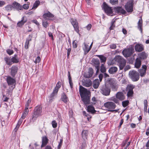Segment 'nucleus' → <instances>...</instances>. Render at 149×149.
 Wrapping results in <instances>:
<instances>
[{"label":"nucleus","mask_w":149,"mask_h":149,"mask_svg":"<svg viewBox=\"0 0 149 149\" xmlns=\"http://www.w3.org/2000/svg\"><path fill=\"white\" fill-rule=\"evenodd\" d=\"M138 24V29L142 33V20L141 18L139 19Z\"/></svg>","instance_id":"30"},{"label":"nucleus","mask_w":149,"mask_h":149,"mask_svg":"<svg viewBox=\"0 0 149 149\" xmlns=\"http://www.w3.org/2000/svg\"><path fill=\"white\" fill-rule=\"evenodd\" d=\"M6 81L9 87V93L12 92V91L15 87L16 85L15 80L9 76L6 79Z\"/></svg>","instance_id":"1"},{"label":"nucleus","mask_w":149,"mask_h":149,"mask_svg":"<svg viewBox=\"0 0 149 149\" xmlns=\"http://www.w3.org/2000/svg\"><path fill=\"white\" fill-rule=\"evenodd\" d=\"M91 94H80L82 100L85 104H89L90 102Z\"/></svg>","instance_id":"6"},{"label":"nucleus","mask_w":149,"mask_h":149,"mask_svg":"<svg viewBox=\"0 0 149 149\" xmlns=\"http://www.w3.org/2000/svg\"><path fill=\"white\" fill-rule=\"evenodd\" d=\"M17 68L16 66H13L11 68V74L13 77H14L17 72Z\"/></svg>","instance_id":"20"},{"label":"nucleus","mask_w":149,"mask_h":149,"mask_svg":"<svg viewBox=\"0 0 149 149\" xmlns=\"http://www.w3.org/2000/svg\"><path fill=\"white\" fill-rule=\"evenodd\" d=\"M130 68V65H127L126 66V67L124 68V70L125 71H126Z\"/></svg>","instance_id":"63"},{"label":"nucleus","mask_w":149,"mask_h":149,"mask_svg":"<svg viewBox=\"0 0 149 149\" xmlns=\"http://www.w3.org/2000/svg\"><path fill=\"white\" fill-rule=\"evenodd\" d=\"M12 63H17L19 62V59L17 57V55H15L14 57H12L11 59Z\"/></svg>","instance_id":"33"},{"label":"nucleus","mask_w":149,"mask_h":149,"mask_svg":"<svg viewBox=\"0 0 149 149\" xmlns=\"http://www.w3.org/2000/svg\"><path fill=\"white\" fill-rule=\"evenodd\" d=\"M133 2L131 1H128L125 5V8L128 12H131L133 10Z\"/></svg>","instance_id":"10"},{"label":"nucleus","mask_w":149,"mask_h":149,"mask_svg":"<svg viewBox=\"0 0 149 149\" xmlns=\"http://www.w3.org/2000/svg\"><path fill=\"white\" fill-rule=\"evenodd\" d=\"M31 101V100L30 99H29L27 102L26 105L25 110H28L29 106V104L30 103Z\"/></svg>","instance_id":"43"},{"label":"nucleus","mask_w":149,"mask_h":149,"mask_svg":"<svg viewBox=\"0 0 149 149\" xmlns=\"http://www.w3.org/2000/svg\"><path fill=\"white\" fill-rule=\"evenodd\" d=\"M116 97L120 100H122L125 99V96L123 94H116Z\"/></svg>","instance_id":"31"},{"label":"nucleus","mask_w":149,"mask_h":149,"mask_svg":"<svg viewBox=\"0 0 149 149\" xmlns=\"http://www.w3.org/2000/svg\"><path fill=\"white\" fill-rule=\"evenodd\" d=\"M48 139L46 136L43 137L42 138V144L41 145V147H43L47 143Z\"/></svg>","instance_id":"28"},{"label":"nucleus","mask_w":149,"mask_h":149,"mask_svg":"<svg viewBox=\"0 0 149 149\" xmlns=\"http://www.w3.org/2000/svg\"><path fill=\"white\" fill-rule=\"evenodd\" d=\"M41 109V108L40 106H37L35 108L34 111V114L32 117L33 119L34 120L36 119L41 114L42 112Z\"/></svg>","instance_id":"8"},{"label":"nucleus","mask_w":149,"mask_h":149,"mask_svg":"<svg viewBox=\"0 0 149 149\" xmlns=\"http://www.w3.org/2000/svg\"><path fill=\"white\" fill-rule=\"evenodd\" d=\"M129 76L132 80L134 81H137L139 78V73L136 71H130L129 72Z\"/></svg>","instance_id":"3"},{"label":"nucleus","mask_w":149,"mask_h":149,"mask_svg":"<svg viewBox=\"0 0 149 149\" xmlns=\"http://www.w3.org/2000/svg\"><path fill=\"white\" fill-rule=\"evenodd\" d=\"M4 60L7 65H12V63L11 60H10L9 57H5L4 58Z\"/></svg>","instance_id":"38"},{"label":"nucleus","mask_w":149,"mask_h":149,"mask_svg":"<svg viewBox=\"0 0 149 149\" xmlns=\"http://www.w3.org/2000/svg\"><path fill=\"white\" fill-rule=\"evenodd\" d=\"M103 75L102 74H100L99 76L100 81H101L103 78Z\"/></svg>","instance_id":"62"},{"label":"nucleus","mask_w":149,"mask_h":149,"mask_svg":"<svg viewBox=\"0 0 149 149\" xmlns=\"http://www.w3.org/2000/svg\"><path fill=\"white\" fill-rule=\"evenodd\" d=\"M69 83L70 84V86L71 88H72L73 87V83L72 82V81L71 80V79H69Z\"/></svg>","instance_id":"60"},{"label":"nucleus","mask_w":149,"mask_h":149,"mask_svg":"<svg viewBox=\"0 0 149 149\" xmlns=\"http://www.w3.org/2000/svg\"><path fill=\"white\" fill-rule=\"evenodd\" d=\"M114 11L118 13L125 14L126 13L125 11L121 7H117L114 8Z\"/></svg>","instance_id":"13"},{"label":"nucleus","mask_w":149,"mask_h":149,"mask_svg":"<svg viewBox=\"0 0 149 149\" xmlns=\"http://www.w3.org/2000/svg\"><path fill=\"white\" fill-rule=\"evenodd\" d=\"M113 60L118 63L120 70H122L126 65L125 60L120 56H116Z\"/></svg>","instance_id":"2"},{"label":"nucleus","mask_w":149,"mask_h":149,"mask_svg":"<svg viewBox=\"0 0 149 149\" xmlns=\"http://www.w3.org/2000/svg\"><path fill=\"white\" fill-rule=\"evenodd\" d=\"M70 21L75 31L77 33H79V26L78 23L76 20L73 19H71Z\"/></svg>","instance_id":"11"},{"label":"nucleus","mask_w":149,"mask_h":149,"mask_svg":"<svg viewBox=\"0 0 149 149\" xmlns=\"http://www.w3.org/2000/svg\"><path fill=\"white\" fill-rule=\"evenodd\" d=\"M6 4V2L2 0H0V7H2Z\"/></svg>","instance_id":"50"},{"label":"nucleus","mask_w":149,"mask_h":149,"mask_svg":"<svg viewBox=\"0 0 149 149\" xmlns=\"http://www.w3.org/2000/svg\"><path fill=\"white\" fill-rule=\"evenodd\" d=\"M23 121V120L22 119H20L19 120L15 128V131H16L18 130V128H19L20 125L21 124L22 122Z\"/></svg>","instance_id":"39"},{"label":"nucleus","mask_w":149,"mask_h":149,"mask_svg":"<svg viewBox=\"0 0 149 149\" xmlns=\"http://www.w3.org/2000/svg\"><path fill=\"white\" fill-rule=\"evenodd\" d=\"M129 103V101L128 100H126L122 102V105L124 107H125L127 106Z\"/></svg>","instance_id":"45"},{"label":"nucleus","mask_w":149,"mask_h":149,"mask_svg":"<svg viewBox=\"0 0 149 149\" xmlns=\"http://www.w3.org/2000/svg\"><path fill=\"white\" fill-rule=\"evenodd\" d=\"M28 112V110H25L24 111V112L23 114L22 115L21 119H22V120L24 119L26 116L27 115Z\"/></svg>","instance_id":"40"},{"label":"nucleus","mask_w":149,"mask_h":149,"mask_svg":"<svg viewBox=\"0 0 149 149\" xmlns=\"http://www.w3.org/2000/svg\"><path fill=\"white\" fill-rule=\"evenodd\" d=\"M54 96V94H51L50 96L48 97L49 99H48V100H49V102H51L52 100L53 99Z\"/></svg>","instance_id":"48"},{"label":"nucleus","mask_w":149,"mask_h":149,"mask_svg":"<svg viewBox=\"0 0 149 149\" xmlns=\"http://www.w3.org/2000/svg\"><path fill=\"white\" fill-rule=\"evenodd\" d=\"M79 90L80 93H88L87 90L81 86H80Z\"/></svg>","instance_id":"32"},{"label":"nucleus","mask_w":149,"mask_h":149,"mask_svg":"<svg viewBox=\"0 0 149 149\" xmlns=\"http://www.w3.org/2000/svg\"><path fill=\"white\" fill-rule=\"evenodd\" d=\"M135 50L136 51L140 52L143 49V47L141 45L137 44L135 47Z\"/></svg>","instance_id":"24"},{"label":"nucleus","mask_w":149,"mask_h":149,"mask_svg":"<svg viewBox=\"0 0 149 149\" xmlns=\"http://www.w3.org/2000/svg\"><path fill=\"white\" fill-rule=\"evenodd\" d=\"M100 71L102 72H104L106 71V69L104 64H102Z\"/></svg>","instance_id":"42"},{"label":"nucleus","mask_w":149,"mask_h":149,"mask_svg":"<svg viewBox=\"0 0 149 149\" xmlns=\"http://www.w3.org/2000/svg\"><path fill=\"white\" fill-rule=\"evenodd\" d=\"M134 52L133 48L130 47L124 49L122 52V53L125 57H127L131 56Z\"/></svg>","instance_id":"7"},{"label":"nucleus","mask_w":149,"mask_h":149,"mask_svg":"<svg viewBox=\"0 0 149 149\" xmlns=\"http://www.w3.org/2000/svg\"><path fill=\"white\" fill-rule=\"evenodd\" d=\"M12 5H8L5 7L6 10H12Z\"/></svg>","instance_id":"46"},{"label":"nucleus","mask_w":149,"mask_h":149,"mask_svg":"<svg viewBox=\"0 0 149 149\" xmlns=\"http://www.w3.org/2000/svg\"><path fill=\"white\" fill-rule=\"evenodd\" d=\"M52 124L54 128H56L57 127V123L55 120L53 121L52 122Z\"/></svg>","instance_id":"56"},{"label":"nucleus","mask_w":149,"mask_h":149,"mask_svg":"<svg viewBox=\"0 0 149 149\" xmlns=\"http://www.w3.org/2000/svg\"><path fill=\"white\" fill-rule=\"evenodd\" d=\"M33 11H30L27 13H26L25 14L26 15H31L33 14Z\"/></svg>","instance_id":"64"},{"label":"nucleus","mask_w":149,"mask_h":149,"mask_svg":"<svg viewBox=\"0 0 149 149\" xmlns=\"http://www.w3.org/2000/svg\"><path fill=\"white\" fill-rule=\"evenodd\" d=\"M22 7L23 8V9L24 8L26 10L27 9L29 8V5L28 4H24Z\"/></svg>","instance_id":"57"},{"label":"nucleus","mask_w":149,"mask_h":149,"mask_svg":"<svg viewBox=\"0 0 149 149\" xmlns=\"http://www.w3.org/2000/svg\"><path fill=\"white\" fill-rule=\"evenodd\" d=\"M40 61V56H38L36 59L35 61H34V63L36 64L37 63H39Z\"/></svg>","instance_id":"52"},{"label":"nucleus","mask_w":149,"mask_h":149,"mask_svg":"<svg viewBox=\"0 0 149 149\" xmlns=\"http://www.w3.org/2000/svg\"><path fill=\"white\" fill-rule=\"evenodd\" d=\"M13 8L16 9L17 10H22L23 8L22 6L17 2H14L12 4Z\"/></svg>","instance_id":"15"},{"label":"nucleus","mask_w":149,"mask_h":149,"mask_svg":"<svg viewBox=\"0 0 149 149\" xmlns=\"http://www.w3.org/2000/svg\"><path fill=\"white\" fill-rule=\"evenodd\" d=\"M8 99L9 98L8 97L6 96L3 95L2 99L4 101H7Z\"/></svg>","instance_id":"58"},{"label":"nucleus","mask_w":149,"mask_h":149,"mask_svg":"<svg viewBox=\"0 0 149 149\" xmlns=\"http://www.w3.org/2000/svg\"><path fill=\"white\" fill-rule=\"evenodd\" d=\"M141 64V61L139 58H137L134 63V67L137 68H139Z\"/></svg>","instance_id":"16"},{"label":"nucleus","mask_w":149,"mask_h":149,"mask_svg":"<svg viewBox=\"0 0 149 149\" xmlns=\"http://www.w3.org/2000/svg\"><path fill=\"white\" fill-rule=\"evenodd\" d=\"M29 43V40H27L25 42L24 47L25 49H28V45Z\"/></svg>","instance_id":"51"},{"label":"nucleus","mask_w":149,"mask_h":149,"mask_svg":"<svg viewBox=\"0 0 149 149\" xmlns=\"http://www.w3.org/2000/svg\"><path fill=\"white\" fill-rule=\"evenodd\" d=\"M110 2L112 5H115L118 3V0H110Z\"/></svg>","instance_id":"47"},{"label":"nucleus","mask_w":149,"mask_h":149,"mask_svg":"<svg viewBox=\"0 0 149 149\" xmlns=\"http://www.w3.org/2000/svg\"><path fill=\"white\" fill-rule=\"evenodd\" d=\"M104 92L105 93H110V89L108 87H106L104 88Z\"/></svg>","instance_id":"44"},{"label":"nucleus","mask_w":149,"mask_h":149,"mask_svg":"<svg viewBox=\"0 0 149 149\" xmlns=\"http://www.w3.org/2000/svg\"><path fill=\"white\" fill-rule=\"evenodd\" d=\"M87 110L88 112H91V113H95L96 111L95 110L94 108L92 105H89L87 107Z\"/></svg>","instance_id":"27"},{"label":"nucleus","mask_w":149,"mask_h":149,"mask_svg":"<svg viewBox=\"0 0 149 149\" xmlns=\"http://www.w3.org/2000/svg\"><path fill=\"white\" fill-rule=\"evenodd\" d=\"M146 58V56L145 53L142 52L139 55V57L137 58H139L141 60L142 59H144Z\"/></svg>","instance_id":"34"},{"label":"nucleus","mask_w":149,"mask_h":149,"mask_svg":"<svg viewBox=\"0 0 149 149\" xmlns=\"http://www.w3.org/2000/svg\"><path fill=\"white\" fill-rule=\"evenodd\" d=\"M48 34L49 37H51L52 38V40H54V39L53 35H52V33L51 32H49L48 33Z\"/></svg>","instance_id":"61"},{"label":"nucleus","mask_w":149,"mask_h":149,"mask_svg":"<svg viewBox=\"0 0 149 149\" xmlns=\"http://www.w3.org/2000/svg\"><path fill=\"white\" fill-rule=\"evenodd\" d=\"M89 70L90 72L91 73H90V75H89V76H88V77H90L92 76L93 74V69L91 68H89Z\"/></svg>","instance_id":"59"},{"label":"nucleus","mask_w":149,"mask_h":149,"mask_svg":"<svg viewBox=\"0 0 149 149\" xmlns=\"http://www.w3.org/2000/svg\"><path fill=\"white\" fill-rule=\"evenodd\" d=\"M6 52L9 55L12 54L13 53V50L10 49H8L6 50Z\"/></svg>","instance_id":"49"},{"label":"nucleus","mask_w":149,"mask_h":149,"mask_svg":"<svg viewBox=\"0 0 149 149\" xmlns=\"http://www.w3.org/2000/svg\"><path fill=\"white\" fill-rule=\"evenodd\" d=\"M104 106L109 111H114V109L116 107V105L114 103L111 102H108L105 103L104 104Z\"/></svg>","instance_id":"4"},{"label":"nucleus","mask_w":149,"mask_h":149,"mask_svg":"<svg viewBox=\"0 0 149 149\" xmlns=\"http://www.w3.org/2000/svg\"><path fill=\"white\" fill-rule=\"evenodd\" d=\"M62 100L65 103H67L68 101V98L64 94H63L61 98Z\"/></svg>","instance_id":"37"},{"label":"nucleus","mask_w":149,"mask_h":149,"mask_svg":"<svg viewBox=\"0 0 149 149\" xmlns=\"http://www.w3.org/2000/svg\"><path fill=\"white\" fill-rule=\"evenodd\" d=\"M100 84V82L98 79H95L93 82V87L95 88H97L98 87Z\"/></svg>","instance_id":"26"},{"label":"nucleus","mask_w":149,"mask_h":149,"mask_svg":"<svg viewBox=\"0 0 149 149\" xmlns=\"http://www.w3.org/2000/svg\"><path fill=\"white\" fill-rule=\"evenodd\" d=\"M88 131L84 130L82 132V135L84 139H87V137L88 135Z\"/></svg>","instance_id":"36"},{"label":"nucleus","mask_w":149,"mask_h":149,"mask_svg":"<svg viewBox=\"0 0 149 149\" xmlns=\"http://www.w3.org/2000/svg\"><path fill=\"white\" fill-rule=\"evenodd\" d=\"M103 6L105 12L107 15L111 16L113 15V13L111 7L108 6L105 2L103 3Z\"/></svg>","instance_id":"9"},{"label":"nucleus","mask_w":149,"mask_h":149,"mask_svg":"<svg viewBox=\"0 0 149 149\" xmlns=\"http://www.w3.org/2000/svg\"><path fill=\"white\" fill-rule=\"evenodd\" d=\"M42 25L44 27L46 28L48 26V24L47 22L44 21L42 22Z\"/></svg>","instance_id":"54"},{"label":"nucleus","mask_w":149,"mask_h":149,"mask_svg":"<svg viewBox=\"0 0 149 149\" xmlns=\"http://www.w3.org/2000/svg\"><path fill=\"white\" fill-rule=\"evenodd\" d=\"M24 16H23L21 20L18 22L17 23L18 26L19 27H21L24 24L27 22V19H24Z\"/></svg>","instance_id":"21"},{"label":"nucleus","mask_w":149,"mask_h":149,"mask_svg":"<svg viewBox=\"0 0 149 149\" xmlns=\"http://www.w3.org/2000/svg\"><path fill=\"white\" fill-rule=\"evenodd\" d=\"M61 82L59 81L57 83L56 86L53 91V93H57L58 89L61 87Z\"/></svg>","instance_id":"19"},{"label":"nucleus","mask_w":149,"mask_h":149,"mask_svg":"<svg viewBox=\"0 0 149 149\" xmlns=\"http://www.w3.org/2000/svg\"><path fill=\"white\" fill-rule=\"evenodd\" d=\"M92 84L91 81L89 79L84 80L82 81V85L86 87H89L91 86Z\"/></svg>","instance_id":"18"},{"label":"nucleus","mask_w":149,"mask_h":149,"mask_svg":"<svg viewBox=\"0 0 149 149\" xmlns=\"http://www.w3.org/2000/svg\"><path fill=\"white\" fill-rule=\"evenodd\" d=\"M40 2L38 1H36L33 4V6L32 8V9H36L40 4Z\"/></svg>","instance_id":"35"},{"label":"nucleus","mask_w":149,"mask_h":149,"mask_svg":"<svg viewBox=\"0 0 149 149\" xmlns=\"http://www.w3.org/2000/svg\"><path fill=\"white\" fill-rule=\"evenodd\" d=\"M100 61L99 60H95L94 62V65L97 69L96 73H97L99 70Z\"/></svg>","instance_id":"23"},{"label":"nucleus","mask_w":149,"mask_h":149,"mask_svg":"<svg viewBox=\"0 0 149 149\" xmlns=\"http://www.w3.org/2000/svg\"><path fill=\"white\" fill-rule=\"evenodd\" d=\"M106 82L110 84L113 90H116L118 88V84L115 79L109 78L107 79Z\"/></svg>","instance_id":"5"},{"label":"nucleus","mask_w":149,"mask_h":149,"mask_svg":"<svg viewBox=\"0 0 149 149\" xmlns=\"http://www.w3.org/2000/svg\"><path fill=\"white\" fill-rule=\"evenodd\" d=\"M110 48L113 49H115L116 48V44H112L110 45Z\"/></svg>","instance_id":"53"},{"label":"nucleus","mask_w":149,"mask_h":149,"mask_svg":"<svg viewBox=\"0 0 149 149\" xmlns=\"http://www.w3.org/2000/svg\"><path fill=\"white\" fill-rule=\"evenodd\" d=\"M84 47H83V49L84 52L85 54H86L90 51V49L89 48L88 45L85 42L84 43Z\"/></svg>","instance_id":"22"},{"label":"nucleus","mask_w":149,"mask_h":149,"mask_svg":"<svg viewBox=\"0 0 149 149\" xmlns=\"http://www.w3.org/2000/svg\"><path fill=\"white\" fill-rule=\"evenodd\" d=\"M117 68L116 67H111L109 69V72L110 73L113 74L117 71Z\"/></svg>","instance_id":"25"},{"label":"nucleus","mask_w":149,"mask_h":149,"mask_svg":"<svg viewBox=\"0 0 149 149\" xmlns=\"http://www.w3.org/2000/svg\"><path fill=\"white\" fill-rule=\"evenodd\" d=\"M134 88V87L133 85H128L126 89V91L127 93H134L133 90Z\"/></svg>","instance_id":"17"},{"label":"nucleus","mask_w":149,"mask_h":149,"mask_svg":"<svg viewBox=\"0 0 149 149\" xmlns=\"http://www.w3.org/2000/svg\"><path fill=\"white\" fill-rule=\"evenodd\" d=\"M142 69L139 70V72L141 77L144 76L146 73L147 69V66L145 65L142 66Z\"/></svg>","instance_id":"12"},{"label":"nucleus","mask_w":149,"mask_h":149,"mask_svg":"<svg viewBox=\"0 0 149 149\" xmlns=\"http://www.w3.org/2000/svg\"><path fill=\"white\" fill-rule=\"evenodd\" d=\"M72 45L73 48H76L77 47V41L74 40L73 42Z\"/></svg>","instance_id":"55"},{"label":"nucleus","mask_w":149,"mask_h":149,"mask_svg":"<svg viewBox=\"0 0 149 149\" xmlns=\"http://www.w3.org/2000/svg\"><path fill=\"white\" fill-rule=\"evenodd\" d=\"M109 100L110 101H113L114 102L116 103H118L119 101L117 99L115 98L114 97H112L109 99Z\"/></svg>","instance_id":"41"},{"label":"nucleus","mask_w":149,"mask_h":149,"mask_svg":"<svg viewBox=\"0 0 149 149\" xmlns=\"http://www.w3.org/2000/svg\"><path fill=\"white\" fill-rule=\"evenodd\" d=\"M43 17L45 19L51 20V18L53 17L54 15L49 12L48 11L43 15Z\"/></svg>","instance_id":"14"},{"label":"nucleus","mask_w":149,"mask_h":149,"mask_svg":"<svg viewBox=\"0 0 149 149\" xmlns=\"http://www.w3.org/2000/svg\"><path fill=\"white\" fill-rule=\"evenodd\" d=\"M96 56L100 58L101 63H104L105 62L107 59L106 57L102 55H97Z\"/></svg>","instance_id":"29"}]
</instances>
